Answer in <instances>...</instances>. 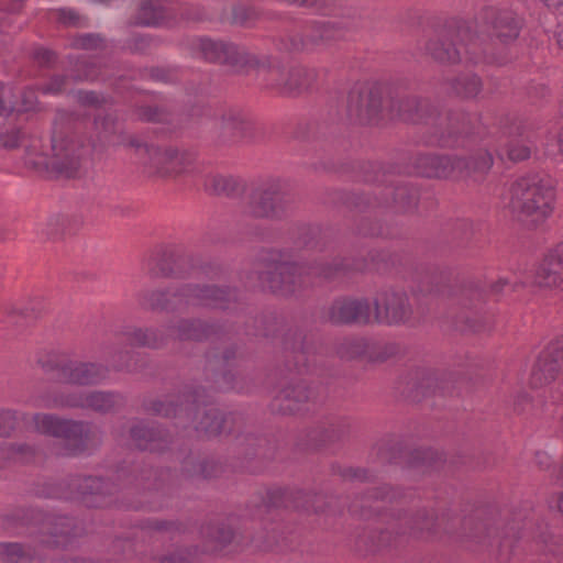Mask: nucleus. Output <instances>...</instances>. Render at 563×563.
<instances>
[{
  "label": "nucleus",
  "instance_id": "1",
  "mask_svg": "<svg viewBox=\"0 0 563 563\" xmlns=\"http://www.w3.org/2000/svg\"><path fill=\"white\" fill-rule=\"evenodd\" d=\"M555 199V188L551 180L539 174H532L511 183L503 196V203L520 222L538 227L552 216Z\"/></svg>",
  "mask_w": 563,
  "mask_h": 563
},
{
  "label": "nucleus",
  "instance_id": "2",
  "mask_svg": "<svg viewBox=\"0 0 563 563\" xmlns=\"http://www.w3.org/2000/svg\"><path fill=\"white\" fill-rule=\"evenodd\" d=\"M32 420L37 432L66 441L65 454H77L82 451L87 438V426L82 422L64 420L46 413H36Z\"/></svg>",
  "mask_w": 563,
  "mask_h": 563
},
{
  "label": "nucleus",
  "instance_id": "3",
  "mask_svg": "<svg viewBox=\"0 0 563 563\" xmlns=\"http://www.w3.org/2000/svg\"><path fill=\"white\" fill-rule=\"evenodd\" d=\"M347 112L362 123H376L383 119L380 87L372 82L354 85L347 97Z\"/></svg>",
  "mask_w": 563,
  "mask_h": 563
},
{
  "label": "nucleus",
  "instance_id": "4",
  "mask_svg": "<svg viewBox=\"0 0 563 563\" xmlns=\"http://www.w3.org/2000/svg\"><path fill=\"white\" fill-rule=\"evenodd\" d=\"M196 51L205 60L229 65L234 68L244 67L252 62L251 56L244 48L232 43L207 37L197 41Z\"/></svg>",
  "mask_w": 563,
  "mask_h": 563
},
{
  "label": "nucleus",
  "instance_id": "5",
  "mask_svg": "<svg viewBox=\"0 0 563 563\" xmlns=\"http://www.w3.org/2000/svg\"><path fill=\"white\" fill-rule=\"evenodd\" d=\"M563 371V336L551 341L540 353L530 375L534 388L552 383Z\"/></svg>",
  "mask_w": 563,
  "mask_h": 563
},
{
  "label": "nucleus",
  "instance_id": "6",
  "mask_svg": "<svg viewBox=\"0 0 563 563\" xmlns=\"http://www.w3.org/2000/svg\"><path fill=\"white\" fill-rule=\"evenodd\" d=\"M408 298L404 292L385 291L375 302L372 321L384 324H398L410 314Z\"/></svg>",
  "mask_w": 563,
  "mask_h": 563
},
{
  "label": "nucleus",
  "instance_id": "7",
  "mask_svg": "<svg viewBox=\"0 0 563 563\" xmlns=\"http://www.w3.org/2000/svg\"><path fill=\"white\" fill-rule=\"evenodd\" d=\"M287 208L286 196L276 187L256 190L250 202V212L258 218H280L286 213Z\"/></svg>",
  "mask_w": 563,
  "mask_h": 563
},
{
  "label": "nucleus",
  "instance_id": "8",
  "mask_svg": "<svg viewBox=\"0 0 563 563\" xmlns=\"http://www.w3.org/2000/svg\"><path fill=\"white\" fill-rule=\"evenodd\" d=\"M119 402V398L112 394L106 393H90L69 394L67 396H58L48 400L44 406L46 407H79L92 409L95 411L106 412L112 409Z\"/></svg>",
  "mask_w": 563,
  "mask_h": 563
},
{
  "label": "nucleus",
  "instance_id": "9",
  "mask_svg": "<svg viewBox=\"0 0 563 563\" xmlns=\"http://www.w3.org/2000/svg\"><path fill=\"white\" fill-rule=\"evenodd\" d=\"M301 271L302 267L297 264L275 263L260 278L272 291L288 295L295 291V285L301 278Z\"/></svg>",
  "mask_w": 563,
  "mask_h": 563
},
{
  "label": "nucleus",
  "instance_id": "10",
  "mask_svg": "<svg viewBox=\"0 0 563 563\" xmlns=\"http://www.w3.org/2000/svg\"><path fill=\"white\" fill-rule=\"evenodd\" d=\"M52 150V167L67 177L73 176L78 170L84 155L78 142L71 139H54Z\"/></svg>",
  "mask_w": 563,
  "mask_h": 563
},
{
  "label": "nucleus",
  "instance_id": "11",
  "mask_svg": "<svg viewBox=\"0 0 563 563\" xmlns=\"http://www.w3.org/2000/svg\"><path fill=\"white\" fill-rule=\"evenodd\" d=\"M329 320L332 323H368L372 321L371 306L366 300L339 299L329 310Z\"/></svg>",
  "mask_w": 563,
  "mask_h": 563
},
{
  "label": "nucleus",
  "instance_id": "12",
  "mask_svg": "<svg viewBox=\"0 0 563 563\" xmlns=\"http://www.w3.org/2000/svg\"><path fill=\"white\" fill-rule=\"evenodd\" d=\"M175 303L227 308L224 301L230 297L228 290L213 287H186L179 294H173Z\"/></svg>",
  "mask_w": 563,
  "mask_h": 563
},
{
  "label": "nucleus",
  "instance_id": "13",
  "mask_svg": "<svg viewBox=\"0 0 563 563\" xmlns=\"http://www.w3.org/2000/svg\"><path fill=\"white\" fill-rule=\"evenodd\" d=\"M58 380L69 385H91L104 378V369L95 364H66L58 368Z\"/></svg>",
  "mask_w": 563,
  "mask_h": 563
},
{
  "label": "nucleus",
  "instance_id": "14",
  "mask_svg": "<svg viewBox=\"0 0 563 563\" xmlns=\"http://www.w3.org/2000/svg\"><path fill=\"white\" fill-rule=\"evenodd\" d=\"M194 163V156L189 153L176 150L156 151L153 164L162 175H178L189 170Z\"/></svg>",
  "mask_w": 563,
  "mask_h": 563
},
{
  "label": "nucleus",
  "instance_id": "15",
  "mask_svg": "<svg viewBox=\"0 0 563 563\" xmlns=\"http://www.w3.org/2000/svg\"><path fill=\"white\" fill-rule=\"evenodd\" d=\"M487 18H494L492 29L494 35H496L501 42L512 41L519 35V21L512 12H500L496 13L494 9L486 11Z\"/></svg>",
  "mask_w": 563,
  "mask_h": 563
},
{
  "label": "nucleus",
  "instance_id": "16",
  "mask_svg": "<svg viewBox=\"0 0 563 563\" xmlns=\"http://www.w3.org/2000/svg\"><path fill=\"white\" fill-rule=\"evenodd\" d=\"M263 75L267 84L272 87H277L284 93H292L296 91L301 82L300 70H287L279 66L263 69Z\"/></svg>",
  "mask_w": 563,
  "mask_h": 563
},
{
  "label": "nucleus",
  "instance_id": "17",
  "mask_svg": "<svg viewBox=\"0 0 563 563\" xmlns=\"http://www.w3.org/2000/svg\"><path fill=\"white\" fill-rule=\"evenodd\" d=\"M462 162L445 156H424L420 158L421 174L427 177H449Z\"/></svg>",
  "mask_w": 563,
  "mask_h": 563
},
{
  "label": "nucleus",
  "instance_id": "18",
  "mask_svg": "<svg viewBox=\"0 0 563 563\" xmlns=\"http://www.w3.org/2000/svg\"><path fill=\"white\" fill-rule=\"evenodd\" d=\"M35 456V450L24 443L0 445V467L9 463H26Z\"/></svg>",
  "mask_w": 563,
  "mask_h": 563
},
{
  "label": "nucleus",
  "instance_id": "19",
  "mask_svg": "<svg viewBox=\"0 0 563 563\" xmlns=\"http://www.w3.org/2000/svg\"><path fill=\"white\" fill-rule=\"evenodd\" d=\"M279 397L283 401L282 410L290 413L299 410V405L309 399V391L303 384H298L285 388Z\"/></svg>",
  "mask_w": 563,
  "mask_h": 563
},
{
  "label": "nucleus",
  "instance_id": "20",
  "mask_svg": "<svg viewBox=\"0 0 563 563\" xmlns=\"http://www.w3.org/2000/svg\"><path fill=\"white\" fill-rule=\"evenodd\" d=\"M427 49L433 58L441 63H456L461 60L460 49L448 42L430 41Z\"/></svg>",
  "mask_w": 563,
  "mask_h": 563
},
{
  "label": "nucleus",
  "instance_id": "21",
  "mask_svg": "<svg viewBox=\"0 0 563 563\" xmlns=\"http://www.w3.org/2000/svg\"><path fill=\"white\" fill-rule=\"evenodd\" d=\"M163 16L159 0H145L139 10L136 23L145 26L158 25Z\"/></svg>",
  "mask_w": 563,
  "mask_h": 563
},
{
  "label": "nucleus",
  "instance_id": "22",
  "mask_svg": "<svg viewBox=\"0 0 563 563\" xmlns=\"http://www.w3.org/2000/svg\"><path fill=\"white\" fill-rule=\"evenodd\" d=\"M452 91L463 98L476 97L482 90V81L475 75L459 77L452 82Z\"/></svg>",
  "mask_w": 563,
  "mask_h": 563
},
{
  "label": "nucleus",
  "instance_id": "23",
  "mask_svg": "<svg viewBox=\"0 0 563 563\" xmlns=\"http://www.w3.org/2000/svg\"><path fill=\"white\" fill-rule=\"evenodd\" d=\"M457 37L460 46L463 48L464 54L471 55L467 57L470 62L477 63L479 58L476 56L479 47L478 37L473 34L470 25L463 24L457 30Z\"/></svg>",
  "mask_w": 563,
  "mask_h": 563
},
{
  "label": "nucleus",
  "instance_id": "24",
  "mask_svg": "<svg viewBox=\"0 0 563 563\" xmlns=\"http://www.w3.org/2000/svg\"><path fill=\"white\" fill-rule=\"evenodd\" d=\"M0 561L5 563H30V554L19 543H0Z\"/></svg>",
  "mask_w": 563,
  "mask_h": 563
},
{
  "label": "nucleus",
  "instance_id": "25",
  "mask_svg": "<svg viewBox=\"0 0 563 563\" xmlns=\"http://www.w3.org/2000/svg\"><path fill=\"white\" fill-rule=\"evenodd\" d=\"M223 419L218 410L209 409L205 412L197 429L210 435H217L223 430Z\"/></svg>",
  "mask_w": 563,
  "mask_h": 563
},
{
  "label": "nucleus",
  "instance_id": "26",
  "mask_svg": "<svg viewBox=\"0 0 563 563\" xmlns=\"http://www.w3.org/2000/svg\"><path fill=\"white\" fill-rule=\"evenodd\" d=\"M207 328L198 321L183 322L176 332V336L180 340H201L206 336Z\"/></svg>",
  "mask_w": 563,
  "mask_h": 563
},
{
  "label": "nucleus",
  "instance_id": "27",
  "mask_svg": "<svg viewBox=\"0 0 563 563\" xmlns=\"http://www.w3.org/2000/svg\"><path fill=\"white\" fill-rule=\"evenodd\" d=\"M131 437L141 450H155V432L143 426H135L131 430Z\"/></svg>",
  "mask_w": 563,
  "mask_h": 563
},
{
  "label": "nucleus",
  "instance_id": "28",
  "mask_svg": "<svg viewBox=\"0 0 563 563\" xmlns=\"http://www.w3.org/2000/svg\"><path fill=\"white\" fill-rule=\"evenodd\" d=\"M507 155L512 162L528 159L531 155V146L523 140H511L507 145Z\"/></svg>",
  "mask_w": 563,
  "mask_h": 563
},
{
  "label": "nucleus",
  "instance_id": "29",
  "mask_svg": "<svg viewBox=\"0 0 563 563\" xmlns=\"http://www.w3.org/2000/svg\"><path fill=\"white\" fill-rule=\"evenodd\" d=\"M19 419L16 411L0 408V438L10 437L15 430Z\"/></svg>",
  "mask_w": 563,
  "mask_h": 563
},
{
  "label": "nucleus",
  "instance_id": "30",
  "mask_svg": "<svg viewBox=\"0 0 563 563\" xmlns=\"http://www.w3.org/2000/svg\"><path fill=\"white\" fill-rule=\"evenodd\" d=\"M541 266L548 268V271H553L558 277H563V246L551 251Z\"/></svg>",
  "mask_w": 563,
  "mask_h": 563
},
{
  "label": "nucleus",
  "instance_id": "31",
  "mask_svg": "<svg viewBox=\"0 0 563 563\" xmlns=\"http://www.w3.org/2000/svg\"><path fill=\"white\" fill-rule=\"evenodd\" d=\"M536 283L542 288L551 289L560 286L563 283V277H558L553 271H548V268L541 266L537 273Z\"/></svg>",
  "mask_w": 563,
  "mask_h": 563
},
{
  "label": "nucleus",
  "instance_id": "32",
  "mask_svg": "<svg viewBox=\"0 0 563 563\" xmlns=\"http://www.w3.org/2000/svg\"><path fill=\"white\" fill-rule=\"evenodd\" d=\"M102 44V38L95 34L80 35L73 42L74 47L81 49H97L101 47Z\"/></svg>",
  "mask_w": 563,
  "mask_h": 563
},
{
  "label": "nucleus",
  "instance_id": "33",
  "mask_svg": "<svg viewBox=\"0 0 563 563\" xmlns=\"http://www.w3.org/2000/svg\"><path fill=\"white\" fill-rule=\"evenodd\" d=\"M133 344L157 347L159 344L156 339V334L152 330H137L133 333Z\"/></svg>",
  "mask_w": 563,
  "mask_h": 563
},
{
  "label": "nucleus",
  "instance_id": "34",
  "mask_svg": "<svg viewBox=\"0 0 563 563\" xmlns=\"http://www.w3.org/2000/svg\"><path fill=\"white\" fill-rule=\"evenodd\" d=\"M169 296V292L156 291L147 298H144L143 305L152 309H164L168 307Z\"/></svg>",
  "mask_w": 563,
  "mask_h": 563
},
{
  "label": "nucleus",
  "instance_id": "35",
  "mask_svg": "<svg viewBox=\"0 0 563 563\" xmlns=\"http://www.w3.org/2000/svg\"><path fill=\"white\" fill-rule=\"evenodd\" d=\"M418 103L416 100H406L401 101L399 104L398 112L396 114L391 113L390 118H399L405 121L417 122L418 120L411 113L413 108H417Z\"/></svg>",
  "mask_w": 563,
  "mask_h": 563
},
{
  "label": "nucleus",
  "instance_id": "36",
  "mask_svg": "<svg viewBox=\"0 0 563 563\" xmlns=\"http://www.w3.org/2000/svg\"><path fill=\"white\" fill-rule=\"evenodd\" d=\"M55 14L57 20L65 25H80L79 15L71 9H58Z\"/></svg>",
  "mask_w": 563,
  "mask_h": 563
},
{
  "label": "nucleus",
  "instance_id": "37",
  "mask_svg": "<svg viewBox=\"0 0 563 563\" xmlns=\"http://www.w3.org/2000/svg\"><path fill=\"white\" fill-rule=\"evenodd\" d=\"M67 86L68 79L66 77H54L45 87H43V93H59L65 91Z\"/></svg>",
  "mask_w": 563,
  "mask_h": 563
},
{
  "label": "nucleus",
  "instance_id": "38",
  "mask_svg": "<svg viewBox=\"0 0 563 563\" xmlns=\"http://www.w3.org/2000/svg\"><path fill=\"white\" fill-rule=\"evenodd\" d=\"M21 134L18 130L11 132L1 133L0 145L5 148H14L19 145Z\"/></svg>",
  "mask_w": 563,
  "mask_h": 563
},
{
  "label": "nucleus",
  "instance_id": "39",
  "mask_svg": "<svg viewBox=\"0 0 563 563\" xmlns=\"http://www.w3.org/2000/svg\"><path fill=\"white\" fill-rule=\"evenodd\" d=\"M228 180L221 176H212L207 183L206 187L208 190H212L213 192L220 194L225 190Z\"/></svg>",
  "mask_w": 563,
  "mask_h": 563
},
{
  "label": "nucleus",
  "instance_id": "40",
  "mask_svg": "<svg viewBox=\"0 0 563 563\" xmlns=\"http://www.w3.org/2000/svg\"><path fill=\"white\" fill-rule=\"evenodd\" d=\"M103 486V482L97 477H87L85 478V493L89 494H99L101 487Z\"/></svg>",
  "mask_w": 563,
  "mask_h": 563
},
{
  "label": "nucleus",
  "instance_id": "41",
  "mask_svg": "<svg viewBox=\"0 0 563 563\" xmlns=\"http://www.w3.org/2000/svg\"><path fill=\"white\" fill-rule=\"evenodd\" d=\"M493 166V156L487 151L481 157L479 162L475 163L474 168L481 172H486Z\"/></svg>",
  "mask_w": 563,
  "mask_h": 563
},
{
  "label": "nucleus",
  "instance_id": "42",
  "mask_svg": "<svg viewBox=\"0 0 563 563\" xmlns=\"http://www.w3.org/2000/svg\"><path fill=\"white\" fill-rule=\"evenodd\" d=\"M78 99L82 104H98L99 97L91 91H81L78 93Z\"/></svg>",
  "mask_w": 563,
  "mask_h": 563
},
{
  "label": "nucleus",
  "instance_id": "43",
  "mask_svg": "<svg viewBox=\"0 0 563 563\" xmlns=\"http://www.w3.org/2000/svg\"><path fill=\"white\" fill-rule=\"evenodd\" d=\"M35 58L42 64H49L55 60V55L53 52L42 48L35 53Z\"/></svg>",
  "mask_w": 563,
  "mask_h": 563
},
{
  "label": "nucleus",
  "instance_id": "44",
  "mask_svg": "<svg viewBox=\"0 0 563 563\" xmlns=\"http://www.w3.org/2000/svg\"><path fill=\"white\" fill-rule=\"evenodd\" d=\"M320 37H321V40L329 41V40H334L338 36L335 35V30L332 26L323 25Z\"/></svg>",
  "mask_w": 563,
  "mask_h": 563
},
{
  "label": "nucleus",
  "instance_id": "45",
  "mask_svg": "<svg viewBox=\"0 0 563 563\" xmlns=\"http://www.w3.org/2000/svg\"><path fill=\"white\" fill-rule=\"evenodd\" d=\"M549 9H559L563 5V0H540Z\"/></svg>",
  "mask_w": 563,
  "mask_h": 563
},
{
  "label": "nucleus",
  "instance_id": "46",
  "mask_svg": "<svg viewBox=\"0 0 563 563\" xmlns=\"http://www.w3.org/2000/svg\"><path fill=\"white\" fill-rule=\"evenodd\" d=\"M556 40L560 47L563 48V23L559 25V30L556 32Z\"/></svg>",
  "mask_w": 563,
  "mask_h": 563
},
{
  "label": "nucleus",
  "instance_id": "47",
  "mask_svg": "<svg viewBox=\"0 0 563 563\" xmlns=\"http://www.w3.org/2000/svg\"><path fill=\"white\" fill-rule=\"evenodd\" d=\"M79 79L93 80L96 79V75L92 70H88L82 76H80Z\"/></svg>",
  "mask_w": 563,
  "mask_h": 563
},
{
  "label": "nucleus",
  "instance_id": "48",
  "mask_svg": "<svg viewBox=\"0 0 563 563\" xmlns=\"http://www.w3.org/2000/svg\"><path fill=\"white\" fill-rule=\"evenodd\" d=\"M558 145H559L560 152L563 154V126L558 134Z\"/></svg>",
  "mask_w": 563,
  "mask_h": 563
},
{
  "label": "nucleus",
  "instance_id": "49",
  "mask_svg": "<svg viewBox=\"0 0 563 563\" xmlns=\"http://www.w3.org/2000/svg\"><path fill=\"white\" fill-rule=\"evenodd\" d=\"M556 508L561 512V515L563 516V493L560 494L559 497H558Z\"/></svg>",
  "mask_w": 563,
  "mask_h": 563
},
{
  "label": "nucleus",
  "instance_id": "50",
  "mask_svg": "<svg viewBox=\"0 0 563 563\" xmlns=\"http://www.w3.org/2000/svg\"><path fill=\"white\" fill-rule=\"evenodd\" d=\"M154 409L159 415H164V416H168L169 415V409L168 408L164 409L161 406L159 408L155 407Z\"/></svg>",
  "mask_w": 563,
  "mask_h": 563
},
{
  "label": "nucleus",
  "instance_id": "51",
  "mask_svg": "<svg viewBox=\"0 0 563 563\" xmlns=\"http://www.w3.org/2000/svg\"><path fill=\"white\" fill-rule=\"evenodd\" d=\"M290 2L301 5V4H305L307 2V0H290Z\"/></svg>",
  "mask_w": 563,
  "mask_h": 563
},
{
  "label": "nucleus",
  "instance_id": "52",
  "mask_svg": "<svg viewBox=\"0 0 563 563\" xmlns=\"http://www.w3.org/2000/svg\"><path fill=\"white\" fill-rule=\"evenodd\" d=\"M499 283L501 284V288H503L505 285H507V280H505V279H500V280H499Z\"/></svg>",
  "mask_w": 563,
  "mask_h": 563
},
{
  "label": "nucleus",
  "instance_id": "53",
  "mask_svg": "<svg viewBox=\"0 0 563 563\" xmlns=\"http://www.w3.org/2000/svg\"><path fill=\"white\" fill-rule=\"evenodd\" d=\"M31 109V104H25L24 110Z\"/></svg>",
  "mask_w": 563,
  "mask_h": 563
},
{
  "label": "nucleus",
  "instance_id": "54",
  "mask_svg": "<svg viewBox=\"0 0 563 563\" xmlns=\"http://www.w3.org/2000/svg\"><path fill=\"white\" fill-rule=\"evenodd\" d=\"M74 563H87L86 561H75Z\"/></svg>",
  "mask_w": 563,
  "mask_h": 563
}]
</instances>
